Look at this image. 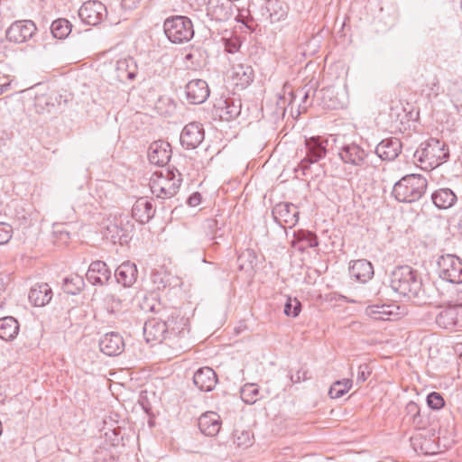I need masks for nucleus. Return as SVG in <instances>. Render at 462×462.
<instances>
[{
    "label": "nucleus",
    "mask_w": 462,
    "mask_h": 462,
    "mask_svg": "<svg viewBox=\"0 0 462 462\" xmlns=\"http://www.w3.org/2000/svg\"><path fill=\"white\" fill-rule=\"evenodd\" d=\"M390 285L400 295L415 300L419 304L427 303L421 278L418 271L409 265L398 266L393 271Z\"/></svg>",
    "instance_id": "nucleus-1"
},
{
    "label": "nucleus",
    "mask_w": 462,
    "mask_h": 462,
    "mask_svg": "<svg viewBox=\"0 0 462 462\" xmlns=\"http://www.w3.org/2000/svg\"><path fill=\"white\" fill-rule=\"evenodd\" d=\"M428 181L420 174H409L398 180L392 195L399 202L412 203L419 200L426 191Z\"/></svg>",
    "instance_id": "nucleus-2"
},
{
    "label": "nucleus",
    "mask_w": 462,
    "mask_h": 462,
    "mask_svg": "<svg viewBox=\"0 0 462 462\" xmlns=\"http://www.w3.org/2000/svg\"><path fill=\"white\" fill-rule=\"evenodd\" d=\"M414 157L420 162L434 169L448 160L449 150L444 142L436 138H430L416 150Z\"/></svg>",
    "instance_id": "nucleus-3"
},
{
    "label": "nucleus",
    "mask_w": 462,
    "mask_h": 462,
    "mask_svg": "<svg viewBox=\"0 0 462 462\" xmlns=\"http://www.w3.org/2000/svg\"><path fill=\"white\" fill-rule=\"evenodd\" d=\"M181 181L177 170H167L165 176L162 171L155 172L150 180L151 191L157 199H170L178 193Z\"/></svg>",
    "instance_id": "nucleus-4"
},
{
    "label": "nucleus",
    "mask_w": 462,
    "mask_h": 462,
    "mask_svg": "<svg viewBox=\"0 0 462 462\" xmlns=\"http://www.w3.org/2000/svg\"><path fill=\"white\" fill-rule=\"evenodd\" d=\"M163 30L168 40L176 44L188 42L194 36L193 23L187 16L174 15L167 18Z\"/></svg>",
    "instance_id": "nucleus-5"
},
{
    "label": "nucleus",
    "mask_w": 462,
    "mask_h": 462,
    "mask_svg": "<svg viewBox=\"0 0 462 462\" xmlns=\"http://www.w3.org/2000/svg\"><path fill=\"white\" fill-rule=\"evenodd\" d=\"M328 141L320 136H314L305 140V156L300 160L296 171L300 170L303 175L313 163L319 162L326 157L328 152Z\"/></svg>",
    "instance_id": "nucleus-6"
},
{
    "label": "nucleus",
    "mask_w": 462,
    "mask_h": 462,
    "mask_svg": "<svg viewBox=\"0 0 462 462\" xmlns=\"http://www.w3.org/2000/svg\"><path fill=\"white\" fill-rule=\"evenodd\" d=\"M439 277L451 283L462 282V262L453 254L441 255L438 261Z\"/></svg>",
    "instance_id": "nucleus-7"
},
{
    "label": "nucleus",
    "mask_w": 462,
    "mask_h": 462,
    "mask_svg": "<svg viewBox=\"0 0 462 462\" xmlns=\"http://www.w3.org/2000/svg\"><path fill=\"white\" fill-rule=\"evenodd\" d=\"M106 15V5L97 0L85 2L79 10V16L81 21L88 25L99 24Z\"/></svg>",
    "instance_id": "nucleus-8"
},
{
    "label": "nucleus",
    "mask_w": 462,
    "mask_h": 462,
    "mask_svg": "<svg viewBox=\"0 0 462 462\" xmlns=\"http://www.w3.org/2000/svg\"><path fill=\"white\" fill-rule=\"evenodd\" d=\"M167 337L171 344L176 343L178 339L185 338L189 333L188 319L180 316L177 311L172 312L166 319Z\"/></svg>",
    "instance_id": "nucleus-9"
},
{
    "label": "nucleus",
    "mask_w": 462,
    "mask_h": 462,
    "mask_svg": "<svg viewBox=\"0 0 462 462\" xmlns=\"http://www.w3.org/2000/svg\"><path fill=\"white\" fill-rule=\"evenodd\" d=\"M36 30L35 23L31 20L16 21L6 30V38L9 42L22 43L30 40Z\"/></svg>",
    "instance_id": "nucleus-10"
},
{
    "label": "nucleus",
    "mask_w": 462,
    "mask_h": 462,
    "mask_svg": "<svg viewBox=\"0 0 462 462\" xmlns=\"http://www.w3.org/2000/svg\"><path fill=\"white\" fill-rule=\"evenodd\" d=\"M338 156L346 164L362 167L368 157V152L356 143H344L338 151Z\"/></svg>",
    "instance_id": "nucleus-11"
},
{
    "label": "nucleus",
    "mask_w": 462,
    "mask_h": 462,
    "mask_svg": "<svg viewBox=\"0 0 462 462\" xmlns=\"http://www.w3.org/2000/svg\"><path fill=\"white\" fill-rule=\"evenodd\" d=\"M167 322L162 318L148 319L143 326V336L148 343L160 344L168 340Z\"/></svg>",
    "instance_id": "nucleus-12"
},
{
    "label": "nucleus",
    "mask_w": 462,
    "mask_h": 462,
    "mask_svg": "<svg viewBox=\"0 0 462 462\" xmlns=\"http://www.w3.org/2000/svg\"><path fill=\"white\" fill-rule=\"evenodd\" d=\"M204 137L205 131L202 124L191 122L183 127L180 141L186 149H195L203 142Z\"/></svg>",
    "instance_id": "nucleus-13"
},
{
    "label": "nucleus",
    "mask_w": 462,
    "mask_h": 462,
    "mask_svg": "<svg viewBox=\"0 0 462 462\" xmlns=\"http://www.w3.org/2000/svg\"><path fill=\"white\" fill-rule=\"evenodd\" d=\"M241 100L233 97L220 98L214 104L213 113L223 121L236 118L241 113Z\"/></svg>",
    "instance_id": "nucleus-14"
},
{
    "label": "nucleus",
    "mask_w": 462,
    "mask_h": 462,
    "mask_svg": "<svg viewBox=\"0 0 462 462\" xmlns=\"http://www.w3.org/2000/svg\"><path fill=\"white\" fill-rule=\"evenodd\" d=\"M233 0H208L207 12L213 20L226 22L234 14Z\"/></svg>",
    "instance_id": "nucleus-15"
},
{
    "label": "nucleus",
    "mask_w": 462,
    "mask_h": 462,
    "mask_svg": "<svg viewBox=\"0 0 462 462\" xmlns=\"http://www.w3.org/2000/svg\"><path fill=\"white\" fill-rule=\"evenodd\" d=\"M209 93L208 83L203 79H192L185 87L186 99L193 105L204 103Z\"/></svg>",
    "instance_id": "nucleus-16"
},
{
    "label": "nucleus",
    "mask_w": 462,
    "mask_h": 462,
    "mask_svg": "<svg viewBox=\"0 0 462 462\" xmlns=\"http://www.w3.org/2000/svg\"><path fill=\"white\" fill-rule=\"evenodd\" d=\"M298 214L296 206L290 203H280L273 210L274 218L285 231L291 228L298 221Z\"/></svg>",
    "instance_id": "nucleus-17"
},
{
    "label": "nucleus",
    "mask_w": 462,
    "mask_h": 462,
    "mask_svg": "<svg viewBox=\"0 0 462 462\" xmlns=\"http://www.w3.org/2000/svg\"><path fill=\"white\" fill-rule=\"evenodd\" d=\"M99 348L108 356H116L125 350V341L118 332L106 333L99 339Z\"/></svg>",
    "instance_id": "nucleus-18"
},
{
    "label": "nucleus",
    "mask_w": 462,
    "mask_h": 462,
    "mask_svg": "<svg viewBox=\"0 0 462 462\" xmlns=\"http://www.w3.org/2000/svg\"><path fill=\"white\" fill-rule=\"evenodd\" d=\"M171 157V147L165 141H155L148 149V159L152 164L157 166L166 165Z\"/></svg>",
    "instance_id": "nucleus-19"
},
{
    "label": "nucleus",
    "mask_w": 462,
    "mask_h": 462,
    "mask_svg": "<svg viewBox=\"0 0 462 462\" xmlns=\"http://www.w3.org/2000/svg\"><path fill=\"white\" fill-rule=\"evenodd\" d=\"M86 278L91 284L102 286L110 280L111 271L105 262L97 260L90 263Z\"/></svg>",
    "instance_id": "nucleus-20"
},
{
    "label": "nucleus",
    "mask_w": 462,
    "mask_h": 462,
    "mask_svg": "<svg viewBox=\"0 0 462 462\" xmlns=\"http://www.w3.org/2000/svg\"><path fill=\"white\" fill-rule=\"evenodd\" d=\"M402 143L398 138L382 140L375 147V153L383 161H393L402 152Z\"/></svg>",
    "instance_id": "nucleus-21"
},
{
    "label": "nucleus",
    "mask_w": 462,
    "mask_h": 462,
    "mask_svg": "<svg viewBox=\"0 0 462 462\" xmlns=\"http://www.w3.org/2000/svg\"><path fill=\"white\" fill-rule=\"evenodd\" d=\"M155 209L151 201L141 198L135 201L132 208V223L137 222L139 225L147 223L154 215Z\"/></svg>",
    "instance_id": "nucleus-22"
},
{
    "label": "nucleus",
    "mask_w": 462,
    "mask_h": 462,
    "mask_svg": "<svg viewBox=\"0 0 462 462\" xmlns=\"http://www.w3.org/2000/svg\"><path fill=\"white\" fill-rule=\"evenodd\" d=\"M350 276L356 281L365 283L374 274L373 264L366 259L352 261L349 265Z\"/></svg>",
    "instance_id": "nucleus-23"
},
{
    "label": "nucleus",
    "mask_w": 462,
    "mask_h": 462,
    "mask_svg": "<svg viewBox=\"0 0 462 462\" xmlns=\"http://www.w3.org/2000/svg\"><path fill=\"white\" fill-rule=\"evenodd\" d=\"M193 383L200 391L210 392L217 383V374L208 366L201 367L195 372Z\"/></svg>",
    "instance_id": "nucleus-24"
},
{
    "label": "nucleus",
    "mask_w": 462,
    "mask_h": 462,
    "mask_svg": "<svg viewBox=\"0 0 462 462\" xmlns=\"http://www.w3.org/2000/svg\"><path fill=\"white\" fill-rule=\"evenodd\" d=\"M254 79V71L250 65L236 64L232 68L231 79L236 88H247Z\"/></svg>",
    "instance_id": "nucleus-25"
},
{
    "label": "nucleus",
    "mask_w": 462,
    "mask_h": 462,
    "mask_svg": "<svg viewBox=\"0 0 462 462\" xmlns=\"http://www.w3.org/2000/svg\"><path fill=\"white\" fill-rule=\"evenodd\" d=\"M264 9L265 13L263 15H265L266 20L272 23L285 20L289 13L288 5L282 0L266 1Z\"/></svg>",
    "instance_id": "nucleus-26"
},
{
    "label": "nucleus",
    "mask_w": 462,
    "mask_h": 462,
    "mask_svg": "<svg viewBox=\"0 0 462 462\" xmlns=\"http://www.w3.org/2000/svg\"><path fill=\"white\" fill-rule=\"evenodd\" d=\"M138 72L137 63L132 57L119 59L116 64V78L120 82L134 80Z\"/></svg>",
    "instance_id": "nucleus-27"
},
{
    "label": "nucleus",
    "mask_w": 462,
    "mask_h": 462,
    "mask_svg": "<svg viewBox=\"0 0 462 462\" xmlns=\"http://www.w3.org/2000/svg\"><path fill=\"white\" fill-rule=\"evenodd\" d=\"M436 324L444 329L455 330L458 327V306H448L439 310L435 318Z\"/></svg>",
    "instance_id": "nucleus-28"
},
{
    "label": "nucleus",
    "mask_w": 462,
    "mask_h": 462,
    "mask_svg": "<svg viewBox=\"0 0 462 462\" xmlns=\"http://www.w3.org/2000/svg\"><path fill=\"white\" fill-rule=\"evenodd\" d=\"M138 270L135 263L125 261L121 263L115 272V277L118 283L124 287L132 286L137 279Z\"/></svg>",
    "instance_id": "nucleus-29"
},
{
    "label": "nucleus",
    "mask_w": 462,
    "mask_h": 462,
    "mask_svg": "<svg viewBox=\"0 0 462 462\" xmlns=\"http://www.w3.org/2000/svg\"><path fill=\"white\" fill-rule=\"evenodd\" d=\"M199 428L206 436H216L221 428L219 416L215 412H207L199 419Z\"/></svg>",
    "instance_id": "nucleus-30"
},
{
    "label": "nucleus",
    "mask_w": 462,
    "mask_h": 462,
    "mask_svg": "<svg viewBox=\"0 0 462 462\" xmlns=\"http://www.w3.org/2000/svg\"><path fill=\"white\" fill-rule=\"evenodd\" d=\"M28 298L34 306L42 307L51 301L52 291L48 283L36 284L31 288Z\"/></svg>",
    "instance_id": "nucleus-31"
},
{
    "label": "nucleus",
    "mask_w": 462,
    "mask_h": 462,
    "mask_svg": "<svg viewBox=\"0 0 462 462\" xmlns=\"http://www.w3.org/2000/svg\"><path fill=\"white\" fill-rule=\"evenodd\" d=\"M395 309L398 307L393 304L369 305L365 309V314L375 320H390L392 316L398 315Z\"/></svg>",
    "instance_id": "nucleus-32"
},
{
    "label": "nucleus",
    "mask_w": 462,
    "mask_h": 462,
    "mask_svg": "<svg viewBox=\"0 0 462 462\" xmlns=\"http://www.w3.org/2000/svg\"><path fill=\"white\" fill-rule=\"evenodd\" d=\"M20 325L18 320L12 317L6 316L0 319V338L8 342L13 341L18 335Z\"/></svg>",
    "instance_id": "nucleus-33"
},
{
    "label": "nucleus",
    "mask_w": 462,
    "mask_h": 462,
    "mask_svg": "<svg viewBox=\"0 0 462 462\" xmlns=\"http://www.w3.org/2000/svg\"><path fill=\"white\" fill-rule=\"evenodd\" d=\"M431 199L437 208L447 209L451 208L457 202V199L452 189L442 188L435 190L431 194Z\"/></svg>",
    "instance_id": "nucleus-34"
},
{
    "label": "nucleus",
    "mask_w": 462,
    "mask_h": 462,
    "mask_svg": "<svg viewBox=\"0 0 462 462\" xmlns=\"http://www.w3.org/2000/svg\"><path fill=\"white\" fill-rule=\"evenodd\" d=\"M318 245L316 233H292L291 246L298 251L305 252Z\"/></svg>",
    "instance_id": "nucleus-35"
},
{
    "label": "nucleus",
    "mask_w": 462,
    "mask_h": 462,
    "mask_svg": "<svg viewBox=\"0 0 462 462\" xmlns=\"http://www.w3.org/2000/svg\"><path fill=\"white\" fill-rule=\"evenodd\" d=\"M61 96L56 92L37 95L34 106L38 113L51 112L56 104L61 99Z\"/></svg>",
    "instance_id": "nucleus-36"
},
{
    "label": "nucleus",
    "mask_w": 462,
    "mask_h": 462,
    "mask_svg": "<svg viewBox=\"0 0 462 462\" xmlns=\"http://www.w3.org/2000/svg\"><path fill=\"white\" fill-rule=\"evenodd\" d=\"M104 226L106 231H133L135 229L134 224L132 223L128 215L110 216Z\"/></svg>",
    "instance_id": "nucleus-37"
},
{
    "label": "nucleus",
    "mask_w": 462,
    "mask_h": 462,
    "mask_svg": "<svg viewBox=\"0 0 462 462\" xmlns=\"http://www.w3.org/2000/svg\"><path fill=\"white\" fill-rule=\"evenodd\" d=\"M152 282L158 290H163L167 287L176 286L177 278L171 275V273L166 270H153L151 274Z\"/></svg>",
    "instance_id": "nucleus-38"
},
{
    "label": "nucleus",
    "mask_w": 462,
    "mask_h": 462,
    "mask_svg": "<svg viewBox=\"0 0 462 462\" xmlns=\"http://www.w3.org/2000/svg\"><path fill=\"white\" fill-rule=\"evenodd\" d=\"M257 263V256L253 249L247 248L237 256L238 268L245 273H253Z\"/></svg>",
    "instance_id": "nucleus-39"
},
{
    "label": "nucleus",
    "mask_w": 462,
    "mask_h": 462,
    "mask_svg": "<svg viewBox=\"0 0 462 462\" xmlns=\"http://www.w3.org/2000/svg\"><path fill=\"white\" fill-rule=\"evenodd\" d=\"M240 396L242 401L246 404H254L263 396L260 394V390L255 383H245L240 389Z\"/></svg>",
    "instance_id": "nucleus-40"
},
{
    "label": "nucleus",
    "mask_w": 462,
    "mask_h": 462,
    "mask_svg": "<svg viewBox=\"0 0 462 462\" xmlns=\"http://www.w3.org/2000/svg\"><path fill=\"white\" fill-rule=\"evenodd\" d=\"M51 31L54 38L62 40L69 36L71 32V24L65 18H59L52 22Z\"/></svg>",
    "instance_id": "nucleus-41"
},
{
    "label": "nucleus",
    "mask_w": 462,
    "mask_h": 462,
    "mask_svg": "<svg viewBox=\"0 0 462 462\" xmlns=\"http://www.w3.org/2000/svg\"><path fill=\"white\" fill-rule=\"evenodd\" d=\"M316 93V90H313L311 88H308L305 86L304 88L297 89L291 95V102H295L297 97H300V102L299 103V114L302 112H306L308 107L311 105V102H309V98L310 96V92Z\"/></svg>",
    "instance_id": "nucleus-42"
},
{
    "label": "nucleus",
    "mask_w": 462,
    "mask_h": 462,
    "mask_svg": "<svg viewBox=\"0 0 462 462\" xmlns=\"http://www.w3.org/2000/svg\"><path fill=\"white\" fill-rule=\"evenodd\" d=\"M353 381L351 379H343L336 381L329 388L328 394L332 399H338L346 394L352 387Z\"/></svg>",
    "instance_id": "nucleus-43"
},
{
    "label": "nucleus",
    "mask_w": 462,
    "mask_h": 462,
    "mask_svg": "<svg viewBox=\"0 0 462 462\" xmlns=\"http://www.w3.org/2000/svg\"><path fill=\"white\" fill-rule=\"evenodd\" d=\"M234 443L239 448H248L253 444L254 436L249 430H239L234 431Z\"/></svg>",
    "instance_id": "nucleus-44"
},
{
    "label": "nucleus",
    "mask_w": 462,
    "mask_h": 462,
    "mask_svg": "<svg viewBox=\"0 0 462 462\" xmlns=\"http://www.w3.org/2000/svg\"><path fill=\"white\" fill-rule=\"evenodd\" d=\"M405 411L408 416H411L412 424L417 427H422V420L420 416V409L415 402H409L406 404Z\"/></svg>",
    "instance_id": "nucleus-45"
},
{
    "label": "nucleus",
    "mask_w": 462,
    "mask_h": 462,
    "mask_svg": "<svg viewBox=\"0 0 462 462\" xmlns=\"http://www.w3.org/2000/svg\"><path fill=\"white\" fill-rule=\"evenodd\" d=\"M82 284L83 281L79 277H66L63 280L62 288L66 293L75 295L80 291Z\"/></svg>",
    "instance_id": "nucleus-46"
},
{
    "label": "nucleus",
    "mask_w": 462,
    "mask_h": 462,
    "mask_svg": "<svg viewBox=\"0 0 462 462\" xmlns=\"http://www.w3.org/2000/svg\"><path fill=\"white\" fill-rule=\"evenodd\" d=\"M236 10L237 11V14L236 16V20L238 23H241L244 25H245V27H247L248 29L253 30L254 26L255 24H254V17L251 14L250 9L249 8H247V9H245V8H242V9L236 8Z\"/></svg>",
    "instance_id": "nucleus-47"
},
{
    "label": "nucleus",
    "mask_w": 462,
    "mask_h": 462,
    "mask_svg": "<svg viewBox=\"0 0 462 462\" xmlns=\"http://www.w3.org/2000/svg\"><path fill=\"white\" fill-rule=\"evenodd\" d=\"M301 310V303L296 298L289 297L284 305V314L288 317H297Z\"/></svg>",
    "instance_id": "nucleus-48"
},
{
    "label": "nucleus",
    "mask_w": 462,
    "mask_h": 462,
    "mask_svg": "<svg viewBox=\"0 0 462 462\" xmlns=\"http://www.w3.org/2000/svg\"><path fill=\"white\" fill-rule=\"evenodd\" d=\"M426 402L428 406L435 411L444 407L445 401L443 396L438 392H431L427 395Z\"/></svg>",
    "instance_id": "nucleus-49"
},
{
    "label": "nucleus",
    "mask_w": 462,
    "mask_h": 462,
    "mask_svg": "<svg viewBox=\"0 0 462 462\" xmlns=\"http://www.w3.org/2000/svg\"><path fill=\"white\" fill-rule=\"evenodd\" d=\"M70 233H51V240L56 246L67 245L70 239Z\"/></svg>",
    "instance_id": "nucleus-50"
},
{
    "label": "nucleus",
    "mask_w": 462,
    "mask_h": 462,
    "mask_svg": "<svg viewBox=\"0 0 462 462\" xmlns=\"http://www.w3.org/2000/svg\"><path fill=\"white\" fill-rule=\"evenodd\" d=\"M225 51L228 53H236L240 50L241 42L238 38L224 39Z\"/></svg>",
    "instance_id": "nucleus-51"
},
{
    "label": "nucleus",
    "mask_w": 462,
    "mask_h": 462,
    "mask_svg": "<svg viewBox=\"0 0 462 462\" xmlns=\"http://www.w3.org/2000/svg\"><path fill=\"white\" fill-rule=\"evenodd\" d=\"M370 374H371V369H370L369 365H367V364L360 365L358 367L356 382L358 383H362L365 382Z\"/></svg>",
    "instance_id": "nucleus-52"
},
{
    "label": "nucleus",
    "mask_w": 462,
    "mask_h": 462,
    "mask_svg": "<svg viewBox=\"0 0 462 462\" xmlns=\"http://www.w3.org/2000/svg\"><path fill=\"white\" fill-rule=\"evenodd\" d=\"M308 374L309 371L307 369L300 368L296 372L295 374H289V378L292 383H299L310 379Z\"/></svg>",
    "instance_id": "nucleus-53"
},
{
    "label": "nucleus",
    "mask_w": 462,
    "mask_h": 462,
    "mask_svg": "<svg viewBox=\"0 0 462 462\" xmlns=\"http://www.w3.org/2000/svg\"><path fill=\"white\" fill-rule=\"evenodd\" d=\"M201 199L199 192H194L188 198L187 203L190 207H197L201 203Z\"/></svg>",
    "instance_id": "nucleus-54"
},
{
    "label": "nucleus",
    "mask_w": 462,
    "mask_h": 462,
    "mask_svg": "<svg viewBox=\"0 0 462 462\" xmlns=\"http://www.w3.org/2000/svg\"><path fill=\"white\" fill-rule=\"evenodd\" d=\"M207 226L206 228L210 229L211 231H219L222 229V226H218V220L216 218H208L206 220Z\"/></svg>",
    "instance_id": "nucleus-55"
},
{
    "label": "nucleus",
    "mask_w": 462,
    "mask_h": 462,
    "mask_svg": "<svg viewBox=\"0 0 462 462\" xmlns=\"http://www.w3.org/2000/svg\"><path fill=\"white\" fill-rule=\"evenodd\" d=\"M428 86H429L430 91L429 93V96L433 95L434 97H437L439 95V90L438 79H434L433 81L431 83H430Z\"/></svg>",
    "instance_id": "nucleus-56"
},
{
    "label": "nucleus",
    "mask_w": 462,
    "mask_h": 462,
    "mask_svg": "<svg viewBox=\"0 0 462 462\" xmlns=\"http://www.w3.org/2000/svg\"><path fill=\"white\" fill-rule=\"evenodd\" d=\"M131 239L132 236H130V233H122L120 234V236H118V243L121 245H127Z\"/></svg>",
    "instance_id": "nucleus-57"
},
{
    "label": "nucleus",
    "mask_w": 462,
    "mask_h": 462,
    "mask_svg": "<svg viewBox=\"0 0 462 462\" xmlns=\"http://www.w3.org/2000/svg\"><path fill=\"white\" fill-rule=\"evenodd\" d=\"M141 0H122V5L125 9H134Z\"/></svg>",
    "instance_id": "nucleus-58"
},
{
    "label": "nucleus",
    "mask_w": 462,
    "mask_h": 462,
    "mask_svg": "<svg viewBox=\"0 0 462 462\" xmlns=\"http://www.w3.org/2000/svg\"><path fill=\"white\" fill-rule=\"evenodd\" d=\"M106 299H107L108 302L112 303V310H110L111 312H114V310H113L114 307L117 308L121 305L120 299L116 298L115 295H109V296H107Z\"/></svg>",
    "instance_id": "nucleus-59"
},
{
    "label": "nucleus",
    "mask_w": 462,
    "mask_h": 462,
    "mask_svg": "<svg viewBox=\"0 0 462 462\" xmlns=\"http://www.w3.org/2000/svg\"><path fill=\"white\" fill-rule=\"evenodd\" d=\"M12 238V233H0V245H5Z\"/></svg>",
    "instance_id": "nucleus-60"
},
{
    "label": "nucleus",
    "mask_w": 462,
    "mask_h": 462,
    "mask_svg": "<svg viewBox=\"0 0 462 462\" xmlns=\"http://www.w3.org/2000/svg\"><path fill=\"white\" fill-rule=\"evenodd\" d=\"M11 82L0 84V95L7 92L10 89Z\"/></svg>",
    "instance_id": "nucleus-61"
},
{
    "label": "nucleus",
    "mask_w": 462,
    "mask_h": 462,
    "mask_svg": "<svg viewBox=\"0 0 462 462\" xmlns=\"http://www.w3.org/2000/svg\"><path fill=\"white\" fill-rule=\"evenodd\" d=\"M142 308H143V310H148L152 312H158V310L156 309L155 304L142 306Z\"/></svg>",
    "instance_id": "nucleus-62"
},
{
    "label": "nucleus",
    "mask_w": 462,
    "mask_h": 462,
    "mask_svg": "<svg viewBox=\"0 0 462 462\" xmlns=\"http://www.w3.org/2000/svg\"><path fill=\"white\" fill-rule=\"evenodd\" d=\"M455 226L462 230V215L457 218V225Z\"/></svg>",
    "instance_id": "nucleus-63"
},
{
    "label": "nucleus",
    "mask_w": 462,
    "mask_h": 462,
    "mask_svg": "<svg viewBox=\"0 0 462 462\" xmlns=\"http://www.w3.org/2000/svg\"><path fill=\"white\" fill-rule=\"evenodd\" d=\"M118 236H120V233H114L111 236V239L113 241V243H116L118 242Z\"/></svg>",
    "instance_id": "nucleus-64"
}]
</instances>
